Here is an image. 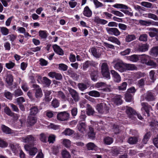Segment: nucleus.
Masks as SVG:
<instances>
[{
	"instance_id": "obj_1",
	"label": "nucleus",
	"mask_w": 158,
	"mask_h": 158,
	"mask_svg": "<svg viewBox=\"0 0 158 158\" xmlns=\"http://www.w3.org/2000/svg\"><path fill=\"white\" fill-rule=\"evenodd\" d=\"M96 108L98 112L101 114H107L109 112V108L104 103L97 104Z\"/></svg>"
},
{
	"instance_id": "obj_2",
	"label": "nucleus",
	"mask_w": 158,
	"mask_h": 158,
	"mask_svg": "<svg viewBox=\"0 0 158 158\" xmlns=\"http://www.w3.org/2000/svg\"><path fill=\"white\" fill-rule=\"evenodd\" d=\"M23 141L25 143H27L29 146H34L35 145L36 138L32 135H28L25 137L22 138Z\"/></svg>"
},
{
	"instance_id": "obj_3",
	"label": "nucleus",
	"mask_w": 158,
	"mask_h": 158,
	"mask_svg": "<svg viewBox=\"0 0 158 158\" xmlns=\"http://www.w3.org/2000/svg\"><path fill=\"white\" fill-rule=\"evenodd\" d=\"M101 73L104 77L110 79V73L108 66L106 63H103L101 66Z\"/></svg>"
},
{
	"instance_id": "obj_4",
	"label": "nucleus",
	"mask_w": 158,
	"mask_h": 158,
	"mask_svg": "<svg viewBox=\"0 0 158 158\" xmlns=\"http://www.w3.org/2000/svg\"><path fill=\"white\" fill-rule=\"evenodd\" d=\"M70 114L66 111L61 112L58 113L57 115V119L60 121L68 120L69 118Z\"/></svg>"
},
{
	"instance_id": "obj_5",
	"label": "nucleus",
	"mask_w": 158,
	"mask_h": 158,
	"mask_svg": "<svg viewBox=\"0 0 158 158\" xmlns=\"http://www.w3.org/2000/svg\"><path fill=\"white\" fill-rule=\"evenodd\" d=\"M114 67L115 69L121 73L126 71L125 63H123L122 61L117 62L114 64Z\"/></svg>"
},
{
	"instance_id": "obj_6",
	"label": "nucleus",
	"mask_w": 158,
	"mask_h": 158,
	"mask_svg": "<svg viewBox=\"0 0 158 158\" xmlns=\"http://www.w3.org/2000/svg\"><path fill=\"white\" fill-rule=\"evenodd\" d=\"M32 86L35 91V98H41L43 96V93L42 90L40 86L37 84H33Z\"/></svg>"
},
{
	"instance_id": "obj_7",
	"label": "nucleus",
	"mask_w": 158,
	"mask_h": 158,
	"mask_svg": "<svg viewBox=\"0 0 158 158\" xmlns=\"http://www.w3.org/2000/svg\"><path fill=\"white\" fill-rule=\"evenodd\" d=\"M31 146L28 144L24 145V147L25 150L28 151L29 154L30 156H34L38 151V149L35 147L31 148Z\"/></svg>"
},
{
	"instance_id": "obj_8",
	"label": "nucleus",
	"mask_w": 158,
	"mask_h": 158,
	"mask_svg": "<svg viewBox=\"0 0 158 158\" xmlns=\"http://www.w3.org/2000/svg\"><path fill=\"white\" fill-rule=\"evenodd\" d=\"M149 48V45L147 44H140L136 47L135 50L139 52H144L148 51Z\"/></svg>"
},
{
	"instance_id": "obj_9",
	"label": "nucleus",
	"mask_w": 158,
	"mask_h": 158,
	"mask_svg": "<svg viewBox=\"0 0 158 158\" xmlns=\"http://www.w3.org/2000/svg\"><path fill=\"white\" fill-rule=\"evenodd\" d=\"M106 29L109 34L114 35L115 36L119 35L121 33L116 28L107 27Z\"/></svg>"
},
{
	"instance_id": "obj_10",
	"label": "nucleus",
	"mask_w": 158,
	"mask_h": 158,
	"mask_svg": "<svg viewBox=\"0 0 158 158\" xmlns=\"http://www.w3.org/2000/svg\"><path fill=\"white\" fill-rule=\"evenodd\" d=\"M141 105L142 106L141 110H144L148 116H150V110L152 109V106L147 102H142L141 103Z\"/></svg>"
},
{
	"instance_id": "obj_11",
	"label": "nucleus",
	"mask_w": 158,
	"mask_h": 158,
	"mask_svg": "<svg viewBox=\"0 0 158 158\" xmlns=\"http://www.w3.org/2000/svg\"><path fill=\"white\" fill-rule=\"evenodd\" d=\"M69 91L74 100L75 102H78L79 99V96L77 91L72 88H69Z\"/></svg>"
},
{
	"instance_id": "obj_12",
	"label": "nucleus",
	"mask_w": 158,
	"mask_h": 158,
	"mask_svg": "<svg viewBox=\"0 0 158 158\" xmlns=\"http://www.w3.org/2000/svg\"><path fill=\"white\" fill-rule=\"evenodd\" d=\"M155 97L156 95L154 93L148 91L146 93L145 98L148 102L152 101L155 100Z\"/></svg>"
},
{
	"instance_id": "obj_13",
	"label": "nucleus",
	"mask_w": 158,
	"mask_h": 158,
	"mask_svg": "<svg viewBox=\"0 0 158 158\" xmlns=\"http://www.w3.org/2000/svg\"><path fill=\"white\" fill-rule=\"evenodd\" d=\"M37 121L36 117L29 115L27 121V125L28 127H31L34 125Z\"/></svg>"
},
{
	"instance_id": "obj_14",
	"label": "nucleus",
	"mask_w": 158,
	"mask_h": 158,
	"mask_svg": "<svg viewBox=\"0 0 158 158\" xmlns=\"http://www.w3.org/2000/svg\"><path fill=\"white\" fill-rule=\"evenodd\" d=\"M110 72L112 75L114 81L117 83L121 81V78L118 73L113 70H111Z\"/></svg>"
},
{
	"instance_id": "obj_15",
	"label": "nucleus",
	"mask_w": 158,
	"mask_h": 158,
	"mask_svg": "<svg viewBox=\"0 0 158 158\" xmlns=\"http://www.w3.org/2000/svg\"><path fill=\"white\" fill-rule=\"evenodd\" d=\"M126 113L130 118H133L134 116L136 115V112L132 108L130 107H127L126 110Z\"/></svg>"
},
{
	"instance_id": "obj_16",
	"label": "nucleus",
	"mask_w": 158,
	"mask_h": 158,
	"mask_svg": "<svg viewBox=\"0 0 158 158\" xmlns=\"http://www.w3.org/2000/svg\"><path fill=\"white\" fill-rule=\"evenodd\" d=\"M95 65V63L94 61L87 60L83 64L82 69L83 70L85 71L89 66H94Z\"/></svg>"
},
{
	"instance_id": "obj_17",
	"label": "nucleus",
	"mask_w": 158,
	"mask_h": 158,
	"mask_svg": "<svg viewBox=\"0 0 158 158\" xmlns=\"http://www.w3.org/2000/svg\"><path fill=\"white\" fill-rule=\"evenodd\" d=\"M53 50L55 52L60 55H64V52L60 47L56 44L54 45L53 46Z\"/></svg>"
},
{
	"instance_id": "obj_18",
	"label": "nucleus",
	"mask_w": 158,
	"mask_h": 158,
	"mask_svg": "<svg viewBox=\"0 0 158 158\" xmlns=\"http://www.w3.org/2000/svg\"><path fill=\"white\" fill-rule=\"evenodd\" d=\"M148 30L150 31L148 32V33L151 37H153L156 36V34L158 33V29L155 28H149Z\"/></svg>"
},
{
	"instance_id": "obj_19",
	"label": "nucleus",
	"mask_w": 158,
	"mask_h": 158,
	"mask_svg": "<svg viewBox=\"0 0 158 158\" xmlns=\"http://www.w3.org/2000/svg\"><path fill=\"white\" fill-rule=\"evenodd\" d=\"M77 127L79 131L81 132H83L85 131L87 126L85 123L80 122L77 125Z\"/></svg>"
},
{
	"instance_id": "obj_20",
	"label": "nucleus",
	"mask_w": 158,
	"mask_h": 158,
	"mask_svg": "<svg viewBox=\"0 0 158 158\" xmlns=\"http://www.w3.org/2000/svg\"><path fill=\"white\" fill-rule=\"evenodd\" d=\"M30 113L29 115L35 116L39 112V109L37 106H32L30 109Z\"/></svg>"
},
{
	"instance_id": "obj_21",
	"label": "nucleus",
	"mask_w": 158,
	"mask_h": 158,
	"mask_svg": "<svg viewBox=\"0 0 158 158\" xmlns=\"http://www.w3.org/2000/svg\"><path fill=\"white\" fill-rule=\"evenodd\" d=\"M83 14L84 16L88 17H90L92 15V12L88 6H86L84 8Z\"/></svg>"
},
{
	"instance_id": "obj_22",
	"label": "nucleus",
	"mask_w": 158,
	"mask_h": 158,
	"mask_svg": "<svg viewBox=\"0 0 158 158\" xmlns=\"http://www.w3.org/2000/svg\"><path fill=\"white\" fill-rule=\"evenodd\" d=\"M149 53L151 56H156L158 55V46L153 47L150 50Z\"/></svg>"
},
{
	"instance_id": "obj_23",
	"label": "nucleus",
	"mask_w": 158,
	"mask_h": 158,
	"mask_svg": "<svg viewBox=\"0 0 158 158\" xmlns=\"http://www.w3.org/2000/svg\"><path fill=\"white\" fill-rule=\"evenodd\" d=\"M6 81L9 86L12 85L13 84V76L10 74L8 75L6 79Z\"/></svg>"
},
{
	"instance_id": "obj_24",
	"label": "nucleus",
	"mask_w": 158,
	"mask_h": 158,
	"mask_svg": "<svg viewBox=\"0 0 158 158\" xmlns=\"http://www.w3.org/2000/svg\"><path fill=\"white\" fill-rule=\"evenodd\" d=\"M108 40L115 43L118 45H120L121 44V43L119 40L117 38L113 36H110L108 38Z\"/></svg>"
},
{
	"instance_id": "obj_25",
	"label": "nucleus",
	"mask_w": 158,
	"mask_h": 158,
	"mask_svg": "<svg viewBox=\"0 0 158 158\" xmlns=\"http://www.w3.org/2000/svg\"><path fill=\"white\" fill-rule=\"evenodd\" d=\"M56 97L62 100L65 101L67 98L64 94L61 91H59L56 93Z\"/></svg>"
},
{
	"instance_id": "obj_26",
	"label": "nucleus",
	"mask_w": 158,
	"mask_h": 158,
	"mask_svg": "<svg viewBox=\"0 0 158 158\" xmlns=\"http://www.w3.org/2000/svg\"><path fill=\"white\" fill-rule=\"evenodd\" d=\"M86 149L88 150H94L97 148V146L94 143L89 142L87 143L86 145Z\"/></svg>"
},
{
	"instance_id": "obj_27",
	"label": "nucleus",
	"mask_w": 158,
	"mask_h": 158,
	"mask_svg": "<svg viewBox=\"0 0 158 158\" xmlns=\"http://www.w3.org/2000/svg\"><path fill=\"white\" fill-rule=\"evenodd\" d=\"M91 52L93 56L96 58H99L101 56V53L97 51L95 48H92L90 49Z\"/></svg>"
},
{
	"instance_id": "obj_28",
	"label": "nucleus",
	"mask_w": 158,
	"mask_h": 158,
	"mask_svg": "<svg viewBox=\"0 0 158 158\" xmlns=\"http://www.w3.org/2000/svg\"><path fill=\"white\" fill-rule=\"evenodd\" d=\"M125 69L126 70H137V67L134 64L125 63Z\"/></svg>"
},
{
	"instance_id": "obj_29",
	"label": "nucleus",
	"mask_w": 158,
	"mask_h": 158,
	"mask_svg": "<svg viewBox=\"0 0 158 158\" xmlns=\"http://www.w3.org/2000/svg\"><path fill=\"white\" fill-rule=\"evenodd\" d=\"M87 107L86 110L87 114L88 116L93 115L95 111L94 109L89 104H87Z\"/></svg>"
},
{
	"instance_id": "obj_30",
	"label": "nucleus",
	"mask_w": 158,
	"mask_h": 158,
	"mask_svg": "<svg viewBox=\"0 0 158 158\" xmlns=\"http://www.w3.org/2000/svg\"><path fill=\"white\" fill-rule=\"evenodd\" d=\"M90 77L91 80L94 81L97 80L98 75V72L96 71H93L90 73Z\"/></svg>"
},
{
	"instance_id": "obj_31",
	"label": "nucleus",
	"mask_w": 158,
	"mask_h": 158,
	"mask_svg": "<svg viewBox=\"0 0 158 158\" xmlns=\"http://www.w3.org/2000/svg\"><path fill=\"white\" fill-rule=\"evenodd\" d=\"M140 58V55H133L129 57V59L133 62H136L139 60Z\"/></svg>"
},
{
	"instance_id": "obj_32",
	"label": "nucleus",
	"mask_w": 158,
	"mask_h": 158,
	"mask_svg": "<svg viewBox=\"0 0 158 158\" xmlns=\"http://www.w3.org/2000/svg\"><path fill=\"white\" fill-rule=\"evenodd\" d=\"M138 141V138L136 137H130L127 140L128 142L131 144H135L137 143Z\"/></svg>"
},
{
	"instance_id": "obj_33",
	"label": "nucleus",
	"mask_w": 158,
	"mask_h": 158,
	"mask_svg": "<svg viewBox=\"0 0 158 158\" xmlns=\"http://www.w3.org/2000/svg\"><path fill=\"white\" fill-rule=\"evenodd\" d=\"M122 96L120 95L116 96L114 98V103L116 105L121 104L122 103V100L121 99Z\"/></svg>"
},
{
	"instance_id": "obj_34",
	"label": "nucleus",
	"mask_w": 158,
	"mask_h": 158,
	"mask_svg": "<svg viewBox=\"0 0 158 158\" xmlns=\"http://www.w3.org/2000/svg\"><path fill=\"white\" fill-rule=\"evenodd\" d=\"M39 36L42 39H46L48 37L47 32L46 31L40 30L39 32Z\"/></svg>"
},
{
	"instance_id": "obj_35",
	"label": "nucleus",
	"mask_w": 158,
	"mask_h": 158,
	"mask_svg": "<svg viewBox=\"0 0 158 158\" xmlns=\"http://www.w3.org/2000/svg\"><path fill=\"white\" fill-rule=\"evenodd\" d=\"M88 93L89 96L96 98L99 97L100 95L99 92L96 90L91 91Z\"/></svg>"
},
{
	"instance_id": "obj_36",
	"label": "nucleus",
	"mask_w": 158,
	"mask_h": 158,
	"mask_svg": "<svg viewBox=\"0 0 158 158\" xmlns=\"http://www.w3.org/2000/svg\"><path fill=\"white\" fill-rule=\"evenodd\" d=\"M113 141V139L109 136L105 137L103 139V142L106 145H110Z\"/></svg>"
},
{
	"instance_id": "obj_37",
	"label": "nucleus",
	"mask_w": 158,
	"mask_h": 158,
	"mask_svg": "<svg viewBox=\"0 0 158 158\" xmlns=\"http://www.w3.org/2000/svg\"><path fill=\"white\" fill-rule=\"evenodd\" d=\"M60 102L57 99L55 98L51 102V105L54 108L58 107L60 105Z\"/></svg>"
},
{
	"instance_id": "obj_38",
	"label": "nucleus",
	"mask_w": 158,
	"mask_h": 158,
	"mask_svg": "<svg viewBox=\"0 0 158 158\" xmlns=\"http://www.w3.org/2000/svg\"><path fill=\"white\" fill-rule=\"evenodd\" d=\"M77 86L79 89L81 91H83L88 88L87 85L83 83H78Z\"/></svg>"
},
{
	"instance_id": "obj_39",
	"label": "nucleus",
	"mask_w": 158,
	"mask_h": 158,
	"mask_svg": "<svg viewBox=\"0 0 158 158\" xmlns=\"http://www.w3.org/2000/svg\"><path fill=\"white\" fill-rule=\"evenodd\" d=\"M135 36L134 35H129L126 36L125 40L127 42H129L135 39Z\"/></svg>"
},
{
	"instance_id": "obj_40",
	"label": "nucleus",
	"mask_w": 158,
	"mask_h": 158,
	"mask_svg": "<svg viewBox=\"0 0 158 158\" xmlns=\"http://www.w3.org/2000/svg\"><path fill=\"white\" fill-rule=\"evenodd\" d=\"M155 74V72L154 70H151L149 73L150 78L153 82H154L156 79V77Z\"/></svg>"
},
{
	"instance_id": "obj_41",
	"label": "nucleus",
	"mask_w": 158,
	"mask_h": 158,
	"mask_svg": "<svg viewBox=\"0 0 158 158\" xmlns=\"http://www.w3.org/2000/svg\"><path fill=\"white\" fill-rule=\"evenodd\" d=\"M5 112L8 115L13 116L14 115V113L8 107H6L4 109Z\"/></svg>"
},
{
	"instance_id": "obj_42",
	"label": "nucleus",
	"mask_w": 158,
	"mask_h": 158,
	"mask_svg": "<svg viewBox=\"0 0 158 158\" xmlns=\"http://www.w3.org/2000/svg\"><path fill=\"white\" fill-rule=\"evenodd\" d=\"M127 84L126 82H123L118 87V89L119 90L123 91L126 89Z\"/></svg>"
},
{
	"instance_id": "obj_43",
	"label": "nucleus",
	"mask_w": 158,
	"mask_h": 158,
	"mask_svg": "<svg viewBox=\"0 0 158 158\" xmlns=\"http://www.w3.org/2000/svg\"><path fill=\"white\" fill-rule=\"evenodd\" d=\"M125 99L127 102H131L133 97L131 94L126 93L125 95Z\"/></svg>"
},
{
	"instance_id": "obj_44",
	"label": "nucleus",
	"mask_w": 158,
	"mask_h": 158,
	"mask_svg": "<svg viewBox=\"0 0 158 158\" xmlns=\"http://www.w3.org/2000/svg\"><path fill=\"white\" fill-rule=\"evenodd\" d=\"M2 128L3 131L7 134H9L11 133V129L4 125L2 126Z\"/></svg>"
},
{
	"instance_id": "obj_45",
	"label": "nucleus",
	"mask_w": 158,
	"mask_h": 158,
	"mask_svg": "<svg viewBox=\"0 0 158 158\" xmlns=\"http://www.w3.org/2000/svg\"><path fill=\"white\" fill-rule=\"evenodd\" d=\"M148 36L146 34H143L140 35L139 38L140 41L146 42L147 41Z\"/></svg>"
},
{
	"instance_id": "obj_46",
	"label": "nucleus",
	"mask_w": 158,
	"mask_h": 158,
	"mask_svg": "<svg viewBox=\"0 0 158 158\" xmlns=\"http://www.w3.org/2000/svg\"><path fill=\"white\" fill-rule=\"evenodd\" d=\"M47 138L46 135L44 133H42L40 135L39 139L43 143L46 142Z\"/></svg>"
},
{
	"instance_id": "obj_47",
	"label": "nucleus",
	"mask_w": 158,
	"mask_h": 158,
	"mask_svg": "<svg viewBox=\"0 0 158 158\" xmlns=\"http://www.w3.org/2000/svg\"><path fill=\"white\" fill-rule=\"evenodd\" d=\"M141 5L146 8H151L152 7V4L148 2H143L141 3Z\"/></svg>"
},
{
	"instance_id": "obj_48",
	"label": "nucleus",
	"mask_w": 158,
	"mask_h": 158,
	"mask_svg": "<svg viewBox=\"0 0 158 158\" xmlns=\"http://www.w3.org/2000/svg\"><path fill=\"white\" fill-rule=\"evenodd\" d=\"M74 131L69 128L66 129L63 132V133L65 135H70L74 133Z\"/></svg>"
},
{
	"instance_id": "obj_49",
	"label": "nucleus",
	"mask_w": 158,
	"mask_h": 158,
	"mask_svg": "<svg viewBox=\"0 0 158 158\" xmlns=\"http://www.w3.org/2000/svg\"><path fill=\"white\" fill-rule=\"evenodd\" d=\"M140 59H141V61L143 63L146 64L148 61H147V59L148 56L145 54H142L140 55Z\"/></svg>"
},
{
	"instance_id": "obj_50",
	"label": "nucleus",
	"mask_w": 158,
	"mask_h": 158,
	"mask_svg": "<svg viewBox=\"0 0 158 158\" xmlns=\"http://www.w3.org/2000/svg\"><path fill=\"white\" fill-rule=\"evenodd\" d=\"M43 83L48 86H49L51 83V81L46 77H43Z\"/></svg>"
},
{
	"instance_id": "obj_51",
	"label": "nucleus",
	"mask_w": 158,
	"mask_h": 158,
	"mask_svg": "<svg viewBox=\"0 0 158 158\" xmlns=\"http://www.w3.org/2000/svg\"><path fill=\"white\" fill-rule=\"evenodd\" d=\"M63 158H70L71 156L69 152L66 150H64L62 152Z\"/></svg>"
},
{
	"instance_id": "obj_52",
	"label": "nucleus",
	"mask_w": 158,
	"mask_h": 158,
	"mask_svg": "<svg viewBox=\"0 0 158 158\" xmlns=\"http://www.w3.org/2000/svg\"><path fill=\"white\" fill-rule=\"evenodd\" d=\"M1 31L2 34L3 35H7L9 33V30L5 27H1Z\"/></svg>"
},
{
	"instance_id": "obj_53",
	"label": "nucleus",
	"mask_w": 158,
	"mask_h": 158,
	"mask_svg": "<svg viewBox=\"0 0 158 158\" xmlns=\"http://www.w3.org/2000/svg\"><path fill=\"white\" fill-rule=\"evenodd\" d=\"M93 2L96 8H98L104 6V5L98 0H93Z\"/></svg>"
},
{
	"instance_id": "obj_54",
	"label": "nucleus",
	"mask_w": 158,
	"mask_h": 158,
	"mask_svg": "<svg viewBox=\"0 0 158 158\" xmlns=\"http://www.w3.org/2000/svg\"><path fill=\"white\" fill-rule=\"evenodd\" d=\"M15 65V63L11 61H9L8 63H6V67L9 69L13 68Z\"/></svg>"
},
{
	"instance_id": "obj_55",
	"label": "nucleus",
	"mask_w": 158,
	"mask_h": 158,
	"mask_svg": "<svg viewBox=\"0 0 158 158\" xmlns=\"http://www.w3.org/2000/svg\"><path fill=\"white\" fill-rule=\"evenodd\" d=\"M63 145L67 148H69L71 144L70 141L68 139H64L63 141Z\"/></svg>"
},
{
	"instance_id": "obj_56",
	"label": "nucleus",
	"mask_w": 158,
	"mask_h": 158,
	"mask_svg": "<svg viewBox=\"0 0 158 158\" xmlns=\"http://www.w3.org/2000/svg\"><path fill=\"white\" fill-rule=\"evenodd\" d=\"M148 17L149 18H150L155 20H158V17L155 14H153L149 13L148 14Z\"/></svg>"
},
{
	"instance_id": "obj_57",
	"label": "nucleus",
	"mask_w": 158,
	"mask_h": 158,
	"mask_svg": "<svg viewBox=\"0 0 158 158\" xmlns=\"http://www.w3.org/2000/svg\"><path fill=\"white\" fill-rule=\"evenodd\" d=\"M139 23L142 25L146 26H148L152 24V23L151 22L144 21L142 20H139Z\"/></svg>"
},
{
	"instance_id": "obj_58",
	"label": "nucleus",
	"mask_w": 158,
	"mask_h": 158,
	"mask_svg": "<svg viewBox=\"0 0 158 158\" xmlns=\"http://www.w3.org/2000/svg\"><path fill=\"white\" fill-rule=\"evenodd\" d=\"M68 68V66L63 64H60L59 65V69L63 71H66L67 69Z\"/></svg>"
},
{
	"instance_id": "obj_59",
	"label": "nucleus",
	"mask_w": 158,
	"mask_h": 158,
	"mask_svg": "<svg viewBox=\"0 0 158 158\" xmlns=\"http://www.w3.org/2000/svg\"><path fill=\"white\" fill-rule=\"evenodd\" d=\"M86 117V116L85 114L84 111H81V114L79 117L80 121H85Z\"/></svg>"
},
{
	"instance_id": "obj_60",
	"label": "nucleus",
	"mask_w": 158,
	"mask_h": 158,
	"mask_svg": "<svg viewBox=\"0 0 158 158\" xmlns=\"http://www.w3.org/2000/svg\"><path fill=\"white\" fill-rule=\"evenodd\" d=\"M14 95L17 97L23 95V93L21 89H18L15 90L14 92Z\"/></svg>"
},
{
	"instance_id": "obj_61",
	"label": "nucleus",
	"mask_w": 158,
	"mask_h": 158,
	"mask_svg": "<svg viewBox=\"0 0 158 158\" xmlns=\"http://www.w3.org/2000/svg\"><path fill=\"white\" fill-rule=\"evenodd\" d=\"M95 86L97 88H102L106 86V85L104 82H98L95 84Z\"/></svg>"
},
{
	"instance_id": "obj_62",
	"label": "nucleus",
	"mask_w": 158,
	"mask_h": 158,
	"mask_svg": "<svg viewBox=\"0 0 158 158\" xmlns=\"http://www.w3.org/2000/svg\"><path fill=\"white\" fill-rule=\"evenodd\" d=\"M25 101L24 98L22 97H21L16 99V102L18 105L22 104V103Z\"/></svg>"
},
{
	"instance_id": "obj_63",
	"label": "nucleus",
	"mask_w": 158,
	"mask_h": 158,
	"mask_svg": "<svg viewBox=\"0 0 158 158\" xmlns=\"http://www.w3.org/2000/svg\"><path fill=\"white\" fill-rule=\"evenodd\" d=\"M145 80L144 78H142L138 81L137 85L139 87H142L144 85Z\"/></svg>"
},
{
	"instance_id": "obj_64",
	"label": "nucleus",
	"mask_w": 158,
	"mask_h": 158,
	"mask_svg": "<svg viewBox=\"0 0 158 158\" xmlns=\"http://www.w3.org/2000/svg\"><path fill=\"white\" fill-rule=\"evenodd\" d=\"M10 105L13 111L17 113L19 112V110L17 106L13 104H10Z\"/></svg>"
}]
</instances>
